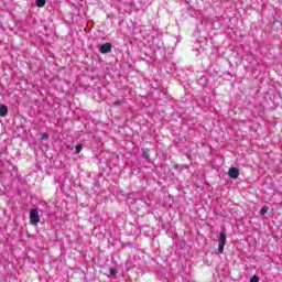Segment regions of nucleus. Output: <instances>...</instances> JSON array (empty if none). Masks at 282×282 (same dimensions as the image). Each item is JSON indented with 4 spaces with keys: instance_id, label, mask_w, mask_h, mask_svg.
I'll return each instance as SVG.
<instances>
[{
    "instance_id": "ddd939ff",
    "label": "nucleus",
    "mask_w": 282,
    "mask_h": 282,
    "mask_svg": "<svg viewBox=\"0 0 282 282\" xmlns=\"http://www.w3.org/2000/svg\"><path fill=\"white\" fill-rule=\"evenodd\" d=\"M175 169H178V165H175Z\"/></svg>"
},
{
    "instance_id": "7ed1b4c3",
    "label": "nucleus",
    "mask_w": 282,
    "mask_h": 282,
    "mask_svg": "<svg viewBox=\"0 0 282 282\" xmlns=\"http://www.w3.org/2000/svg\"><path fill=\"white\" fill-rule=\"evenodd\" d=\"M112 48L113 45H111V43H105L100 46L99 52L101 54H109V52H111Z\"/></svg>"
},
{
    "instance_id": "20e7f679",
    "label": "nucleus",
    "mask_w": 282,
    "mask_h": 282,
    "mask_svg": "<svg viewBox=\"0 0 282 282\" xmlns=\"http://www.w3.org/2000/svg\"><path fill=\"white\" fill-rule=\"evenodd\" d=\"M228 175H229V177H231V180H237V177H239V169L230 167Z\"/></svg>"
},
{
    "instance_id": "1a4fd4ad",
    "label": "nucleus",
    "mask_w": 282,
    "mask_h": 282,
    "mask_svg": "<svg viewBox=\"0 0 282 282\" xmlns=\"http://www.w3.org/2000/svg\"><path fill=\"white\" fill-rule=\"evenodd\" d=\"M37 8H43L45 6V0H36Z\"/></svg>"
},
{
    "instance_id": "0eeeda50",
    "label": "nucleus",
    "mask_w": 282,
    "mask_h": 282,
    "mask_svg": "<svg viewBox=\"0 0 282 282\" xmlns=\"http://www.w3.org/2000/svg\"><path fill=\"white\" fill-rule=\"evenodd\" d=\"M80 151H83V144H77L75 147V153L78 155V153H80Z\"/></svg>"
},
{
    "instance_id": "423d86ee",
    "label": "nucleus",
    "mask_w": 282,
    "mask_h": 282,
    "mask_svg": "<svg viewBox=\"0 0 282 282\" xmlns=\"http://www.w3.org/2000/svg\"><path fill=\"white\" fill-rule=\"evenodd\" d=\"M141 153H142V158H144V160H149V158H150L149 148H143L141 150Z\"/></svg>"
},
{
    "instance_id": "f8f14e48",
    "label": "nucleus",
    "mask_w": 282,
    "mask_h": 282,
    "mask_svg": "<svg viewBox=\"0 0 282 282\" xmlns=\"http://www.w3.org/2000/svg\"><path fill=\"white\" fill-rule=\"evenodd\" d=\"M42 140H50V134L43 133L42 134Z\"/></svg>"
},
{
    "instance_id": "f257e3e1",
    "label": "nucleus",
    "mask_w": 282,
    "mask_h": 282,
    "mask_svg": "<svg viewBox=\"0 0 282 282\" xmlns=\"http://www.w3.org/2000/svg\"><path fill=\"white\" fill-rule=\"evenodd\" d=\"M31 226H37L41 221V216L39 215V209H31L29 215Z\"/></svg>"
},
{
    "instance_id": "39448f33",
    "label": "nucleus",
    "mask_w": 282,
    "mask_h": 282,
    "mask_svg": "<svg viewBox=\"0 0 282 282\" xmlns=\"http://www.w3.org/2000/svg\"><path fill=\"white\" fill-rule=\"evenodd\" d=\"M6 116H8V106L0 105V117L6 118Z\"/></svg>"
},
{
    "instance_id": "f03ea898",
    "label": "nucleus",
    "mask_w": 282,
    "mask_h": 282,
    "mask_svg": "<svg viewBox=\"0 0 282 282\" xmlns=\"http://www.w3.org/2000/svg\"><path fill=\"white\" fill-rule=\"evenodd\" d=\"M226 239H228V237L226 236V231H220L219 239H218V252H219V254H224V248L226 246Z\"/></svg>"
},
{
    "instance_id": "9b49d317",
    "label": "nucleus",
    "mask_w": 282,
    "mask_h": 282,
    "mask_svg": "<svg viewBox=\"0 0 282 282\" xmlns=\"http://www.w3.org/2000/svg\"><path fill=\"white\" fill-rule=\"evenodd\" d=\"M250 282H259V276L258 275H253L251 278Z\"/></svg>"
},
{
    "instance_id": "9d476101",
    "label": "nucleus",
    "mask_w": 282,
    "mask_h": 282,
    "mask_svg": "<svg viewBox=\"0 0 282 282\" xmlns=\"http://www.w3.org/2000/svg\"><path fill=\"white\" fill-rule=\"evenodd\" d=\"M116 274H118V270L110 268V276H116Z\"/></svg>"
},
{
    "instance_id": "6e6552de",
    "label": "nucleus",
    "mask_w": 282,
    "mask_h": 282,
    "mask_svg": "<svg viewBox=\"0 0 282 282\" xmlns=\"http://www.w3.org/2000/svg\"><path fill=\"white\" fill-rule=\"evenodd\" d=\"M268 210H270V207L263 206V207L260 209V214H261V215H265V214L268 213Z\"/></svg>"
}]
</instances>
